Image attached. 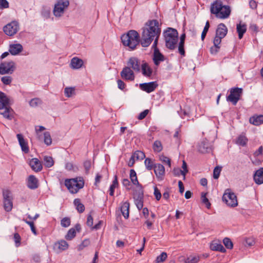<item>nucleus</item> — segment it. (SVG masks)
I'll list each match as a JSON object with an SVG mask.
<instances>
[{
  "label": "nucleus",
  "mask_w": 263,
  "mask_h": 263,
  "mask_svg": "<svg viewBox=\"0 0 263 263\" xmlns=\"http://www.w3.org/2000/svg\"><path fill=\"white\" fill-rule=\"evenodd\" d=\"M222 200L230 207H235L238 205L236 195L231 192L230 189H227L222 196Z\"/></svg>",
  "instance_id": "39448f33"
},
{
  "label": "nucleus",
  "mask_w": 263,
  "mask_h": 263,
  "mask_svg": "<svg viewBox=\"0 0 263 263\" xmlns=\"http://www.w3.org/2000/svg\"><path fill=\"white\" fill-rule=\"evenodd\" d=\"M133 157L136 158L137 160H142L143 159L145 156V154L140 151H136L132 155Z\"/></svg>",
  "instance_id": "37998d69"
},
{
  "label": "nucleus",
  "mask_w": 263,
  "mask_h": 263,
  "mask_svg": "<svg viewBox=\"0 0 263 263\" xmlns=\"http://www.w3.org/2000/svg\"><path fill=\"white\" fill-rule=\"evenodd\" d=\"M230 12L231 10L230 7L228 6H224L222 8V10L220 11L219 14V13L217 14L216 16L220 18H226L230 15Z\"/></svg>",
  "instance_id": "c756f323"
},
{
  "label": "nucleus",
  "mask_w": 263,
  "mask_h": 263,
  "mask_svg": "<svg viewBox=\"0 0 263 263\" xmlns=\"http://www.w3.org/2000/svg\"><path fill=\"white\" fill-rule=\"evenodd\" d=\"M153 60L155 65L158 66L161 62L164 61V55L160 52L159 49H156L154 52Z\"/></svg>",
  "instance_id": "b1692460"
},
{
  "label": "nucleus",
  "mask_w": 263,
  "mask_h": 263,
  "mask_svg": "<svg viewBox=\"0 0 263 263\" xmlns=\"http://www.w3.org/2000/svg\"><path fill=\"white\" fill-rule=\"evenodd\" d=\"M1 81L5 85H9L12 82V78L10 76H4L1 78Z\"/></svg>",
  "instance_id": "13d9d810"
},
{
  "label": "nucleus",
  "mask_w": 263,
  "mask_h": 263,
  "mask_svg": "<svg viewBox=\"0 0 263 263\" xmlns=\"http://www.w3.org/2000/svg\"><path fill=\"white\" fill-rule=\"evenodd\" d=\"M9 99L5 93L0 91V110L9 107Z\"/></svg>",
  "instance_id": "393cba45"
},
{
  "label": "nucleus",
  "mask_w": 263,
  "mask_h": 263,
  "mask_svg": "<svg viewBox=\"0 0 263 263\" xmlns=\"http://www.w3.org/2000/svg\"><path fill=\"white\" fill-rule=\"evenodd\" d=\"M29 164L32 170L35 172H40L43 168L42 162L37 158H32Z\"/></svg>",
  "instance_id": "dca6fc26"
},
{
  "label": "nucleus",
  "mask_w": 263,
  "mask_h": 263,
  "mask_svg": "<svg viewBox=\"0 0 263 263\" xmlns=\"http://www.w3.org/2000/svg\"><path fill=\"white\" fill-rule=\"evenodd\" d=\"M144 164L147 170L151 171L155 166V163L151 158H146L144 161Z\"/></svg>",
  "instance_id": "4c0bfd02"
},
{
  "label": "nucleus",
  "mask_w": 263,
  "mask_h": 263,
  "mask_svg": "<svg viewBox=\"0 0 263 263\" xmlns=\"http://www.w3.org/2000/svg\"><path fill=\"white\" fill-rule=\"evenodd\" d=\"M61 224L63 227L67 228L70 224V219L68 217H64L61 221Z\"/></svg>",
  "instance_id": "864d4df0"
},
{
  "label": "nucleus",
  "mask_w": 263,
  "mask_h": 263,
  "mask_svg": "<svg viewBox=\"0 0 263 263\" xmlns=\"http://www.w3.org/2000/svg\"><path fill=\"white\" fill-rule=\"evenodd\" d=\"M44 137L45 143L47 145H50L52 143V139L50 133L48 132L44 133Z\"/></svg>",
  "instance_id": "a18cd8bd"
},
{
  "label": "nucleus",
  "mask_w": 263,
  "mask_h": 263,
  "mask_svg": "<svg viewBox=\"0 0 263 263\" xmlns=\"http://www.w3.org/2000/svg\"><path fill=\"white\" fill-rule=\"evenodd\" d=\"M74 93V88L73 87H66L64 89V93L67 97H71Z\"/></svg>",
  "instance_id": "de8ad7c7"
},
{
  "label": "nucleus",
  "mask_w": 263,
  "mask_h": 263,
  "mask_svg": "<svg viewBox=\"0 0 263 263\" xmlns=\"http://www.w3.org/2000/svg\"><path fill=\"white\" fill-rule=\"evenodd\" d=\"M154 195L155 196L156 199L157 200H159L161 198V194L160 191L157 187H155L154 189Z\"/></svg>",
  "instance_id": "0e129e2a"
},
{
  "label": "nucleus",
  "mask_w": 263,
  "mask_h": 263,
  "mask_svg": "<svg viewBox=\"0 0 263 263\" xmlns=\"http://www.w3.org/2000/svg\"><path fill=\"white\" fill-rule=\"evenodd\" d=\"M154 169L156 177L158 179L162 180L165 174V168L164 166L161 164L157 163L155 164Z\"/></svg>",
  "instance_id": "a211bd4d"
},
{
  "label": "nucleus",
  "mask_w": 263,
  "mask_h": 263,
  "mask_svg": "<svg viewBox=\"0 0 263 263\" xmlns=\"http://www.w3.org/2000/svg\"><path fill=\"white\" fill-rule=\"evenodd\" d=\"M248 140L247 138L245 136L240 135L237 137L236 143L242 146H245L246 145Z\"/></svg>",
  "instance_id": "72a5a7b5"
},
{
  "label": "nucleus",
  "mask_w": 263,
  "mask_h": 263,
  "mask_svg": "<svg viewBox=\"0 0 263 263\" xmlns=\"http://www.w3.org/2000/svg\"><path fill=\"white\" fill-rule=\"evenodd\" d=\"M129 203L128 201L123 202L121 206V212L125 219L129 217Z\"/></svg>",
  "instance_id": "473e14b6"
},
{
  "label": "nucleus",
  "mask_w": 263,
  "mask_h": 263,
  "mask_svg": "<svg viewBox=\"0 0 263 263\" xmlns=\"http://www.w3.org/2000/svg\"><path fill=\"white\" fill-rule=\"evenodd\" d=\"M223 243L225 247L228 249H231L233 247V244L231 239L228 237H226L223 240Z\"/></svg>",
  "instance_id": "49530a36"
},
{
  "label": "nucleus",
  "mask_w": 263,
  "mask_h": 263,
  "mask_svg": "<svg viewBox=\"0 0 263 263\" xmlns=\"http://www.w3.org/2000/svg\"><path fill=\"white\" fill-rule=\"evenodd\" d=\"M164 36L166 47L170 50H174L176 47L178 42V32L177 30L168 28L164 32Z\"/></svg>",
  "instance_id": "7ed1b4c3"
},
{
  "label": "nucleus",
  "mask_w": 263,
  "mask_h": 263,
  "mask_svg": "<svg viewBox=\"0 0 263 263\" xmlns=\"http://www.w3.org/2000/svg\"><path fill=\"white\" fill-rule=\"evenodd\" d=\"M19 144L21 147L22 151L25 154L28 153L29 149L28 146L27 142L25 140L23 136L21 134H18L16 135Z\"/></svg>",
  "instance_id": "aec40b11"
},
{
  "label": "nucleus",
  "mask_w": 263,
  "mask_h": 263,
  "mask_svg": "<svg viewBox=\"0 0 263 263\" xmlns=\"http://www.w3.org/2000/svg\"><path fill=\"white\" fill-rule=\"evenodd\" d=\"M73 203L76 206V209L79 213H81L84 211V205L81 202V201L79 199H75L74 200Z\"/></svg>",
  "instance_id": "f704fd0d"
},
{
  "label": "nucleus",
  "mask_w": 263,
  "mask_h": 263,
  "mask_svg": "<svg viewBox=\"0 0 263 263\" xmlns=\"http://www.w3.org/2000/svg\"><path fill=\"white\" fill-rule=\"evenodd\" d=\"M221 244L217 243H213L210 246V248L213 251H219V248Z\"/></svg>",
  "instance_id": "69168bd1"
},
{
  "label": "nucleus",
  "mask_w": 263,
  "mask_h": 263,
  "mask_svg": "<svg viewBox=\"0 0 263 263\" xmlns=\"http://www.w3.org/2000/svg\"><path fill=\"white\" fill-rule=\"evenodd\" d=\"M227 32L228 29L226 26L224 24L221 23L217 27L216 35L223 39L227 35Z\"/></svg>",
  "instance_id": "5701e85b"
},
{
  "label": "nucleus",
  "mask_w": 263,
  "mask_h": 263,
  "mask_svg": "<svg viewBox=\"0 0 263 263\" xmlns=\"http://www.w3.org/2000/svg\"><path fill=\"white\" fill-rule=\"evenodd\" d=\"M160 160L165 164H167L170 167L171 166V160L167 157L164 155H161L159 157Z\"/></svg>",
  "instance_id": "3c124183"
},
{
  "label": "nucleus",
  "mask_w": 263,
  "mask_h": 263,
  "mask_svg": "<svg viewBox=\"0 0 263 263\" xmlns=\"http://www.w3.org/2000/svg\"><path fill=\"white\" fill-rule=\"evenodd\" d=\"M69 2L68 0H59L54 5L53 14L57 17L61 16L65 10L68 7Z\"/></svg>",
  "instance_id": "0eeeda50"
},
{
  "label": "nucleus",
  "mask_w": 263,
  "mask_h": 263,
  "mask_svg": "<svg viewBox=\"0 0 263 263\" xmlns=\"http://www.w3.org/2000/svg\"><path fill=\"white\" fill-rule=\"evenodd\" d=\"M199 260V257L196 256L188 257L185 260V263H197Z\"/></svg>",
  "instance_id": "bf43d9fd"
},
{
  "label": "nucleus",
  "mask_w": 263,
  "mask_h": 263,
  "mask_svg": "<svg viewBox=\"0 0 263 263\" xmlns=\"http://www.w3.org/2000/svg\"><path fill=\"white\" fill-rule=\"evenodd\" d=\"M23 220L30 227V228H31V231L32 232V233L34 235H36L37 232H36L35 226L34 225V222L33 221H28L25 219H23Z\"/></svg>",
  "instance_id": "4d7b16f0"
},
{
  "label": "nucleus",
  "mask_w": 263,
  "mask_h": 263,
  "mask_svg": "<svg viewBox=\"0 0 263 263\" xmlns=\"http://www.w3.org/2000/svg\"><path fill=\"white\" fill-rule=\"evenodd\" d=\"M224 6L223 5L222 2L220 0H216L211 5V12L212 14L216 15L219 14V12L222 10L223 7Z\"/></svg>",
  "instance_id": "f3484780"
},
{
  "label": "nucleus",
  "mask_w": 263,
  "mask_h": 263,
  "mask_svg": "<svg viewBox=\"0 0 263 263\" xmlns=\"http://www.w3.org/2000/svg\"><path fill=\"white\" fill-rule=\"evenodd\" d=\"M209 27H210V24H209V21H207L205 24V25L204 27L203 30L202 31L201 36V38L202 41H203L204 39H205L206 34L209 30Z\"/></svg>",
  "instance_id": "5fc2aeb1"
},
{
  "label": "nucleus",
  "mask_w": 263,
  "mask_h": 263,
  "mask_svg": "<svg viewBox=\"0 0 263 263\" xmlns=\"http://www.w3.org/2000/svg\"><path fill=\"white\" fill-rule=\"evenodd\" d=\"M0 114L8 120H12L13 118L14 111L10 107H7L2 110H0Z\"/></svg>",
  "instance_id": "a878e982"
},
{
  "label": "nucleus",
  "mask_w": 263,
  "mask_h": 263,
  "mask_svg": "<svg viewBox=\"0 0 263 263\" xmlns=\"http://www.w3.org/2000/svg\"><path fill=\"white\" fill-rule=\"evenodd\" d=\"M130 179L132 183L135 185H140L139 183L136 172L134 170H130Z\"/></svg>",
  "instance_id": "c9c22d12"
},
{
  "label": "nucleus",
  "mask_w": 263,
  "mask_h": 263,
  "mask_svg": "<svg viewBox=\"0 0 263 263\" xmlns=\"http://www.w3.org/2000/svg\"><path fill=\"white\" fill-rule=\"evenodd\" d=\"M121 39L124 46H128L132 49H134L141 43L139 33L134 30H129L126 34H123Z\"/></svg>",
  "instance_id": "f03ea898"
},
{
  "label": "nucleus",
  "mask_w": 263,
  "mask_h": 263,
  "mask_svg": "<svg viewBox=\"0 0 263 263\" xmlns=\"http://www.w3.org/2000/svg\"><path fill=\"white\" fill-rule=\"evenodd\" d=\"M173 173L174 176L176 177H179L180 175H182L183 176V180L185 179V172H183L182 170L178 167L174 168L173 171Z\"/></svg>",
  "instance_id": "79ce46f5"
},
{
  "label": "nucleus",
  "mask_w": 263,
  "mask_h": 263,
  "mask_svg": "<svg viewBox=\"0 0 263 263\" xmlns=\"http://www.w3.org/2000/svg\"><path fill=\"white\" fill-rule=\"evenodd\" d=\"M137 189L134 192V195H133L134 198H137L139 196H140V195H141V197H143V191L142 189V185L140 184V185H137Z\"/></svg>",
  "instance_id": "a19ab883"
},
{
  "label": "nucleus",
  "mask_w": 263,
  "mask_h": 263,
  "mask_svg": "<svg viewBox=\"0 0 263 263\" xmlns=\"http://www.w3.org/2000/svg\"><path fill=\"white\" fill-rule=\"evenodd\" d=\"M149 112L148 109H145L141 112L138 116V119L140 120L144 119Z\"/></svg>",
  "instance_id": "052dcab7"
},
{
  "label": "nucleus",
  "mask_w": 263,
  "mask_h": 263,
  "mask_svg": "<svg viewBox=\"0 0 263 263\" xmlns=\"http://www.w3.org/2000/svg\"><path fill=\"white\" fill-rule=\"evenodd\" d=\"M253 178L256 184H261L263 183V167L259 168L255 172Z\"/></svg>",
  "instance_id": "bb28decb"
},
{
  "label": "nucleus",
  "mask_w": 263,
  "mask_h": 263,
  "mask_svg": "<svg viewBox=\"0 0 263 263\" xmlns=\"http://www.w3.org/2000/svg\"><path fill=\"white\" fill-rule=\"evenodd\" d=\"M18 29V25L16 22H12L4 27V31L9 36L15 34Z\"/></svg>",
  "instance_id": "9b49d317"
},
{
  "label": "nucleus",
  "mask_w": 263,
  "mask_h": 263,
  "mask_svg": "<svg viewBox=\"0 0 263 263\" xmlns=\"http://www.w3.org/2000/svg\"><path fill=\"white\" fill-rule=\"evenodd\" d=\"M141 70L142 74L146 77H150L153 72L152 69L148 66V64L145 62L144 61L142 62L141 64Z\"/></svg>",
  "instance_id": "cd10ccee"
},
{
  "label": "nucleus",
  "mask_w": 263,
  "mask_h": 263,
  "mask_svg": "<svg viewBox=\"0 0 263 263\" xmlns=\"http://www.w3.org/2000/svg\"><path fill=\"white\" fill-rule=\"evenodd\" d=\"M198 150L202 154L210 153L212 150V144L206 139H204L199 143Z\"/></svg>",
  "instance_id": "9d476101"
},
{
  "label": "nucleus",
  "mask_w": 263,
  "mask_h": 263,
  "mask_svg": "<svg viewBox=\"0 0 263 263\" xmlns=\"http://www.w3.org/2000/svg\"><path fill=\"white\" fill-rule=\"evenodd\" d=\"M68 248V243L64 240H61L54 244L53 249L58 252L67 250Z\"/></svg>",
  "instance_id": "6ab92c4d"
},
{
  "label": "nucleus",
  "mask_w": 263,
  "mask_h": 263,
  "mask_svg": "<svg viewBox=\"0 0 263 263\" xmlns=\"http://www.w3.org/2000/svg\"><path fill=\"white\" fill-rule=\"evenodd\" d=\"M127 65L133 71L139 72L140 71L141 64L140 60L136 57H131L127 62Z\"/></svg>",
  "instance_id": "f8f14e48"
},
{
  "label": "nucleus",
  "mask_w": 263,
  "mask_h": 263,
  "mask_svg": "<svg viewBox=\"0 0 263 263\" xmlns=\"http://www.w3.org/2000/svg\"><path fill=\"white\" fill-rule=\"evenodd\" d=\"M122 184L124 186H125L127 190H129L130 189V182L128 179H123L122 180Z\"/></svg>",
  "instance_id": "680f3d73"
},
{
  "label": "nucleus",
  "mask_w": 263,
  "mask_h": 263,
  "mask_svg": "<svg viewBox=\"0 0 263 263\" xmlns=\"http://www.w3.org/2000/svg\"><path fill=\"white\" fill-rule=\"evenodd\" d=\"M3 195L4 209L7 212H10L13 207L12 198L10 195L11 192L9 190H5L3 191Z\"/></svg>",
  "instance_id": "6e6552de"
},
{
  "label": "nucleus",
  "mask_w": 263,
  "mask_h": 263,
  "mask_svg": "<svg viewBox=\"0 0 263 263\" xmlns=\"http://www.w3.org/2000/svg\"><path fill=\"white\" fill-rule=\"evenodd\" d=\"M23 50V46L20 44L10 45L9 51L12 55H16Z\"/></svg>",
  "instance_id": "c85d7f7f"
},
{
  "label": "nucleus",
  "mask_w": 263,
  "mask_h": 263,
  "mask_svg": "<svg viewBox=\"0 0 263 263\" xmlns=\"http://www.w3.org/2000/svg\"><path fill=\"white\" fill-rule=\"evenodd\" d=\"M44 161L45 165L47 167H50L54 164L53 159L50 156H45L44 157Z\"/></svg>",
  "instance_id": "58836bf2"
},
{
  "label": "nucleus",
  "mask_w": 263,
  "mask_h": 263,
  "mask_svg": "<svg viewBox=\"0 0 263 263\" xmlns=\"http://www.w3.org/2000/svg\"><path fill=\"white\" fill-rule=\"evenodd\" d=\"M249 122L255 126H259L263 124V115H254L250 118Z\"/></svg>",
  "instance_id": "4be33fe9"
},
{
  "label": "nucleus",
  "mask_w": 263,
  "mask_h": 263,
  "mask_svg": "<svg viewBox=\"0 0 263 263\" xmlns=\"http://www.w3.org/2000/svg\"><path fill=\"white\" fill-rule=\"evenodd\" d=\"M135 203L139 210H141L143 206V197H141V195H140L137 198H134Z\"/></svg>",
  "instance_id": "e433bc0d"
},
{
  "label": "nucleus",
  "mask_w": 263,
  "mask_h": 263,
  "mask_svg": "<svg viewBox=\"0 0 263 263\" xmlns=\"http://www.w3.org/2000/svg\"><path fill=\"white\" fill-rule=\"evenodd\" d=\"M90 240L88 239H84L82 243L78 247V250H82L84 249L85 247L88 246L90 245Z\"/></svg>",
  "instance_id": "603ef678"
},
{
  "label": "nucleus",
  "mask_w": 263,
  "mask_h": 263,
  "mask_svg": "<svg viewBox=\"0 0 263 263\" xmlns=\"http://www.w3.org/2000/svg\"><path fill=\"white\" fill-rule=\"evenodd\" d=\"M65 185L72 194H76L84 187V181L82 177L66 179L65 180Z\"/></svg>",
  "instance_id": "20e7f679"
},
{
  "label": "nucleus",
  "mask_w": 263,
  "mask_h": 263,
  "mask_svg": "<svg viewBox=\"0 0 263 263\" xmlns=\"http://www.w3.org/2000/svg\"><path fill=\"white\" fill-rule=\"evenodd\" d=\"M120 75L122 78L125 80L133 81L135 79L134 71L128 66H126L123 68Z\"/></svg>",
  "instance_id": "ddd939ff"
},
{
  "label": "nucleus",
  "mask_w": 263,
  "mask_h": 263,
  "mask_svg": "<svg viewBox=\"0 0 263 263\" xmlns=\"http://www.w3.org/2000/svg\"><path fill=\"white\" fill-rule=\"evenodd\" d=\"M158 84L156 82L142 83L139 85L140 89L147 93H150L157 88Z\"/></svg>",
  "instance_id": "4468645a"
},
{
  "label": "nucleus",
  "mask_w": 263,
  "mask_h": 263,
  "mask_svg": "<svg viewBox=\"0 0 263 263\" xmlns=\"http://www.w3.org/2000/svg\"><path fill=\"white\" fill-rule=\"evenodd\" d=\"M9 3L7 0H0V9L8 8Z\"/></svg>",
  "instance_id": "e2e57ef3"
},
{
  "label": "nucleus",
  "mask_w": 263,
  "mask_h": 263,
  "mask_svg": "<svg viewBox=\"0 0 263 263\" xmlns=\"http://www.w3.org/2000/svg\"><path fill=\"white\" fill-rule=\"evenodd\" d=\"M42 104V101L37 98L31 99L29 102V104L31 107H35Z\"/></svg>",
  "instance_id": "c03bdc74"
},
{
  "label": "nucleus",
  "mask_w": 263,
  "mask_h": 263,
  "mask_svg": "<svg viewBox=\"0 0 263 263\" xmlns=\"http://www.w3.org/2000/svg\"><path fill=\"white\" fill-rule=\"evenodd\" d=\"M81 229V225L79 223L76 224L74 228H71L69 230L67 234L65 236V238L67 240H71L76 236V231L80 232Z\"/></svg>",
  "instance_id": "412c9836"
},
{
  "label": "nucleus",
  "mask_w": 263,
  "mask_h": 263,
  "mask_svg": "<svg viewBox=\"0 0 263 263\" xmlns=\"http://www.w3.org/2000/svg\"><path fill=\"white\" fill-rule=\"evenodd\" d=\"M153 149L155 152H160L162 149L161 143L159 141H156L154 143Z\"/></svg>",
  "instance_id": "09e8293b"
},
{
  "label": "nucleus",
  "mask_w": 263,
  "mask_h": 263,
  "mask_svg": "<svg viewBox=\"0 0 263 263\" xmlns=\"http://www.w3.org/2000/svg\"><path fill=\"white\" fill-rule=\"evenodd\" d=\"M84 167L86 171V172L88 173L91 167V162L90 161H86L84 163Z\"/></svg>",
  "instance_id": "774afa93"
},
{
  "label": "nucleus",
  "mask_w": 263,
  "mask_h": 263,
  "mask_svg": "<svg viewBox=\"0 0 263 263\" xmlns=\"http://www.w3.org/2000/svg\"><path fill=\"white\" fill-rule=\"evenodd\" d=\"M161 28L159 26V22L156 20L147 21L143 28L141 39V44L142 47H148L155 37H159Z\"/></svg>",
  "instance_id": "f257e3e1"
},
{
  "label": "nucleus",
  "mask_w": 263,
  "mask_h": 263,
  "mask_svg": "<svg viewBox=\"0 0 263 263\" xmlns=\"http://www.w3.org/2000/svg\"><path fill=\"white\" fill-rule=\"evenodd\" d=\"M15 64L13 61L2 63L0 64V73L5 74L12 73L14 70Z\"/></svg>",
  "instance_id": "1a4fd4ad"
},
{
  "label": "nucleus",
  "mask_w": 263,
  "mask_h": 263,
  "mask_svg": "<svg viewBox=\"0 0 263 263\" xmlns=\"http://www.w3.org/2000/svg\"><path fill=\"white\" fill-rule=\"evenodd\" d=\"M167 254L165 252H162L160 255L158 256L156 259L157 263H160L163 262L167 258Z\"/></svg>",
  "instance_id": "8fccbe9b"
},
{
  "label": "nucleus",
  "mask_w": 263,
  "mask_h": 263,
  "mask_svg": "<svg viewBox=\"0 0 263 263\" xmlns=\"http://www.w3.org/2000/svg\"><path fill=\"white\" fill-rule=\"evenodd\" d=\"M220 48V46L214 45L210 48L211 53L213 54H216L219 51Z\"/></svg>",
  "instance_id": "338daca9"
},
{
  "label": "nucleus",
  "mask_w": 263,
  "mask_h": 263,
  "mask_svg": "<svg viewBox=\"0 0 263 263\" xmlns=\"http://www.w3.org/2000/svg\"><path fill=\"white\" fill-rule=\"evenodd\" d=\"M221 171V167L217 166L215 167L213 171V178L217 179L219 178Z\"/></svg>",
  "instance_id": "6e6d98bb"
},
{
  "label": "nucleus",
  "mask_w": 263,
  "mask_h": 263,
  "mask_svg": "<svg viewBox=\"0 0 263 263\" xmlns=\"http://www.w3.org/2000/svg\"><path fill=\"white\" fill-rule=\"evenodd\" d=\"M236 30L238 34V38L241 39L247 31V25L240 22L236 25Z\"/></svg>",
  "instance_id": "7c9ffc66"
},
{
  "label": "nucleus",
  "mask_w": 263,
  "mask_h": 263,
  "mask_svg": "<svg viewBox=\"0 0 263 263\" xmlns=\"http://www.w3.org/2000/svg\"><path fill=\"white\" fill-rule=\"evenodd\" d=\"M83 64V60L78 58H73L71 60L70 65L73 69H79L82 66Z\"/></svg>",
  "instance_id": "2f4dec72"
},
{
  "label": "nucleus",
  "mask_w": 263,
  "mask_h": 263,
  "mask_svg": "<svg viewBox=\"0 0 263 263\" xmlns=\"http://www.w3.org/2000/svg\"><path fill=\"white\" fill-rule=\"evenodd\" d=\"M39 180L34 175H30L27 180V187L31 190H35L39 187Z\"/></svg>",
  "instance_id": "2eb2a0df"
},
{
  "label": "nucleus",
  "mask_w": 263,
  "mask_h": 263,
  "mask_svg": "<svg viewBox=\"0 0 263 263\" xmlns=\"http://www.w3.org/2000/svg\"><path fill=\"white\" fill-rule=\"evenodd\" d=\"M242 93V88L238 87L232 88L230 90V95L227 97V100L235 105L240 100Z\"/></svg>",
  "instance_id": "423d86ee"
},
{
  "label": "nucleus",
  "mask_w": 263,
  "mask_h": 263,
  "mask_svg": "<svg viewBox=\"0 0 263 263\" xmlns=\"http://www.w3.org/2000/svg\"><path fill=\"white\" fill-rule=\"evenodd\" d=\"M206 193L202 192L201 195V199L202 202L204 203L208 209H210L211 207V203L209 201V199L206 198Z\"/></svg>",
  "instance_id": "ea45409f"
}]
</instances>
